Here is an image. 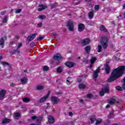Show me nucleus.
<instances>
[{
  "mask_svg": "<svg viewBox=\"0 0 125 125\" xmlns=\"http://www.w3.org/2000/svg\"><path fill=\"white\" fill-rule=\"evenodd\" d=\"M4 45V40L3 38H1L0 40V46L1 47H3V45Z\"/></svg>",
  "mask_w": 125,
  "mask_h": 125,
  "instance_id": "23",
  "label": "nucleus"
},
{
  "mask_svg": "<svg viewBox=\"0 0 125 125\" xmlns=\"http://www.w3.org/2000/svg\"><path fill=\"white\" fill-rule=\"evenodd\" d=\"M22 43H19L18 45V49H19V48H20V47H21L22 46Z\"/></svg>",
  "mask_w": 125,
  "mask_h": 125,
  "instance_id": "45",
  "label": "nucleus"
},
{
  "mask_svg": "<svg viewBox=\"0 0 125 125\" xmlns=\"http://www.w3.org/2000/svg\"><path fill=\"white\" fill-rule=\"evenodd\" d=\"M85 29V26L83 23H80L78 25V31L79 32H83V30Z\"/></svg>",
  "mask_w": 125,
  "mask_h": 125,
  "instance_id": "12",
  "label": "nucleus"
},
{
  "mask_svg": "<svg viewBox=\"0 0 125 125\" xmlns=\"http://www.w3.org/2000/svg\"><path fill=\"white\" fill-rule=\"evenodd\" d=\"M10 85H14V84H13V83H12Z\"/></svg>",
  "mask_w": 125,
  "mask_h": 125,
  "instance_id": "62",
  "label": "nucleus"
},
{
  "mask_svg": "<svg viewBox=\"0 0 125 125\" xmlns=\"http://www.w3.org/2000/svg\"><path fill=\"white\" fill-rule=\"evenodd\" d=\"M66 26L70 32H74V22L72 21L67 22Z\"/></svg>",
  "mask_w": 125,
  "mask_h": 125,
  "instance_id": "3",
  "label": "nucleus"
},
{
  "mask_svg": "<svg viewBox=\"0 0 125 125\" xmlns=\"http://www.w3.org/2000/svg\"><path fill=\"white\" fill-rule=\"evenodd\" d=\"M123 81L125 84V77L123 79Z\"/></svg>",
  "mask_w": 125,
  "mask_h": 125,
  "instance_id": "57",
  "label": "nucleus"
},
{
  "mask_svg": "<svg viewBox=\"0 0 125 125\" xmlns=\"http://www.w3.org/2000/svg\"><path fill=\"white\" fill-rule=\"evenodd\" d=\"M68 114H69V116H73V112H69Z\"/></svg>",
  "mask_w": 125,
  "mask_h": 125,
  "instance_id": "51",
  "label": "nucleus"
},
{
  "mask_svg": "<svg viewBox=\"0 0 125 125\" xmlns=\"http://www.w3.org/2000/svg\"><path fill=\"white\" fill-rule=\"evenodd\" d=\"M13 43H14V42H11V44H13Z\"/></svg>",
  "mask_w": 125,
  "mask_h": 125,
  "instance_id": "61",
  "label": "nucleus"
},
{
  "mask_svg": "<svg viewBox=\"0 0 125 125\" xmlns=\"http://www.w3.org/2000/svg\"><path fill=\"white\" fill-rule=\"evenodd\" d=\"M96 61V57H92L91 59V64H94V62Z\"/></svg>",
  "mask_w": 125,
  "mask_h": 125,
  "instance_id": "28",
  "label": "nucleus"
},
{
  "mask_svg": "<svg viewBox=\"0 0 125 125\" xmlns=\"http://www.w3.org/2000/svg\"><path fill=\"white\" fill-rule=\"evenodd\" d=\"M58 5V3H55L52 5V8H55Z\"/></svg>",
  "mask_w": 125,
  "mask_h": 125,
  "instance_id": "38",
  "label": "nucleus"
},
{
  "mask_svg": "<svg viewBox=\"0 0 125 125\" xmlns=\"http://www.w3.org/2000/svg\"><path fill=\"white\" fill-rule=\"evenodd\" d=\"M89 25H90V26H94V22L89 21Z\"/></svg>",
  "mask_w": 125,
  "mask_h": 125,
  "instance_id": "44",
  "label": "nucleus"
},
{
  "mask_svg": "<svg viewBox=\"0 0 125 125\" xmlns=\"http://www.w3.org/2000/svg\"><path fill=\"white\" fill-rule=\"evenodd\" d=\"M123 88L125 89V84L123 85Z\"/></svg>",
  "mask_w": 125,
  "mask_h": 125,
  "instance_id": "58",
  "label": "nucleus"
},
{
  "mask_svg": "<svg viewBox=\"0 0 125 125\" xmlns=\"http://www.w3.org/2000/svg\"><path fill=\"white\" fill-rule=\"evenodd\" d=\"M49 95H50V91H48L47 94L40 99V103H43V102H45V101H46V99L49 97Z\"/></svg>",
  "mask_w": 125,
  "mask_h": 125,
  "instance_id": "7",
  "label": "nucleus"
},
{
  "mask_svg": "<svg viewBox=\"0 0 125 125\" xmlns=\"http://www.w3.org/2000/svg\"><path fill=\"white\" fill-rule=\"evenodd\" d=\"M105 66V73L106 74H109V73H110V67H109V65H108V64H106L104 65Z\"/></svg>",
  "mask_w": 125,
  "mask_h": 125,
  "instance_id": "20",
  "label": "nucleus"
},
{
  "mask_svg": "<svg viewBox=\"0 0 125 125\" xmlns=\"http://www.w3.org/2000/svg\"><path fill=\"white\" fill-rule=\"evenodd\" d=\"M93 67V64L91 63V65H90V69H91Z\"/></svg>",
  "mask_w": 125,
  "mask_h": 125,
  "instance_id": "53",
  "label": "nucleus"
},
{
  "mask_svg": "<svg viewBox=\"0 0 125 125\" xmlns=\"http://www.w3.org/2000/svg\"><path fill=\"white\" fill-rule=\"evenodd\" d=\"M1 15H4V14H5V12H4V11L1 12Z\"/></svg>",
  "mask_w": 125,
  "mask_h": 125,
  "instance_id": "52",
  "label": "nucleus"
},
{
  "mask_svg": "<svg viewBox=\"0 0 125 125\" xmlns=\"http://www.w3.org/2000/svg\"><path fill=\"white\" fill-rule=\"evenodd\" d=\"M42 39H43V37L40 36L39 37H38L37 38V41H42Z\"/></svg>",
  "mask_w": 125,
  "mask_h": 125,
  "instance_id": "46",
  "label": "nucleus"
},
{
  "mask_svg": "<svg viewBox=\"0 0 125 125\" xmlns=\"http://www.w3.org/2000/svg\"><path fill=\"white\" fill-rule=\"evenodd\" d=\"M80 102H81V103H83V100H81Z\"/></svg>",
  "mask_w": 125,
  "mask_h": 125,
  "instance_id": "56",
  "label": "nucleus"
},
{
  "mask_svg": "<svg viewBox=\"0 0 125 125\" xmlns=\"http://www.w3.org/2000/svg\"><path fill=\"white\" fill-rule=\"evenodd\" d=\"M30 44H31V45H32V46H34V45H35V43L32 42Z\"/></svg>",
  "mask_w": 125,
  "mask_h": 125,
  "instance_id": "54",
  "label": "nucleus"
},
{
  "mask_svg": "<svg viewBox=\"0 0 125 125\" xmlns=\"http://www.w3.org/2000/svg\"><path fill=\"white\" fill-rule=\"evenodd\" d=\"M73 83V80H72V78L68 77L66 80L67 84H71Z\"/></svg>",
  "mask_w": 125,
  "mask_h": 125,
  "instance_id": "22",
  "label": "nucleus"
},
{
  "mask_svg": "<svg viewBox=\"0 0 125 125\" xmlns=\"http://www.w3.org/2000/svg\"><path fill=\"white\" fill-rule=\"evenodd\" d=\"M53 59L54 60H56L57 61H58L59 60H61L62 59V56L60 55L59 53H57L53 57Z\"/></svg>",
  "mask_w": 125,
  "mask_h": 125,
  "instance_id": "11",
  "label": "nucleus"
},
{
  "mask_svg": "<svg viewBox=\"0 0 125 125\" xmlns=\"http://www.w3.org/2000/svg\"><path fill=\"white\" fill-rule=\"evenodd\" d=\"M1 59H2V57H0V60H1Z\"/></svg>",
  "mask_w": 125,
  "mask_h": 125,
  "instance_id": "63",
  "label": "nucleus"
},
{
  "mask_svg": "<svg viewBox=\"0 0 125 125\" xmlns=\"http://www.w3.org/2000/svg\"><path fill=\"white\" fill-rule=\"evenodd\" d=\"M48 69H49V67L48 66L45 65L43 67V71H47L48 70Z\"/></svg>",
  "mask_w": 125,
  "mask_h": 125,
  "instance_id": "35",
  "label": "nucleus"
},
{
  "mask_svg": "<svg viewBox=\"0 0 125 125\" xmlns=\"http://www.w3.org/2000/svg\"><path fill=\"white\" fill-rule=\"evenodd\" d=\"M6 94V90L5 89H3L0 92V100H2L3 98H4V96H5V94Z\"/></svg>",
  "mask_w": 125,
  "mask_h": 125,
  "instance_id": "8",
  "label": "nucleus"
},
{
  "mask_svg": "<svg viewBox=\"0 0 125 125\" xmlns=\"http://www.w3.org/2000/svg\"><path fill=\"white\" fill-rule=\"evenodd\" d=\"M51 101L53 104H55L56 105L59 102H60V99L57 98V97H51Z\"/></svg>",
  "mask_w": 125,
  "mask_h": 125,
  "instance_id": "4",
  "label": "nucleus"
},
{
  "mask_svg": "<svg viewBox=\"0 0 125 125\" xmlns=\"http://www.w3.org/2000/svg\"><path fill=\"white\" fill-rule=\"evenodd\" d=\"M105 108H110V104H107V105L106 106Z\"/></svg>",
  "mask_w": 125,
  "mask_h": 125,
  "instance_id": "55",
  "label": "nucleus"
},
{
  "mask_svg": "<svg viewBox=\"0 0 125 125\" xmlns=\"http://www.w3.org/2000/svg\"><path fill=\"white\" fill-rule=\"evenodd\" d=\"M101 43L103 46V48L106 49V48L108 47V45L109 44V43L108 42V38L105 37H102V39L101 40Z\"/></svg>",
  "mask_w": 125,
  "mask_h": 125,
  "instance_id": "2",
  "label": "nucleus"
},
{
  "mask_svg": "<svg viewBox=\"0 0 125 125\" xmlns=\"http://www.w3.org/2000/svg\"><path fill=\"white\" fill-rule=\"evenodd\" d=\"M123 9H125V4L123 6Z\"/></svg>",
  "mask_w": 125,
  "mask_h": 125,
  "instance_id": "60",
  "label": "nucleus"
},
{
  "mask_svg": "<svg viewBox=\"0 0 125 125\" xmlns=\"http://www.w3.org/2000/svg\"><path fill=\"white\" fill-rule=\"evenodd\" d=\"M37 119V116H33L32 117V119L34 120H36Z\"/></svg>",
  "mask_w": 125,
  "mask_h": 125,
  "instance_id": "50",
  "label": "nucleus"
},
{
  "mask_svg": "<svg viewBox=\"0 0 125 125\" xmlns=\"http://www.w3.org/2000/svg\"><path fill=\"white\" fill-rule=\"evenodd\" d=\"M95 10H99V5H96L94 7Z\"/></svg>",
  "mask_w": 125,
  "mask_h": 125,
  "instance_id": "42",
  "label": "nucleus"
},
{
  "mask_svg": "<svg viewBox=\"0 0 125 125\" xmlns=\"http://www.w3.org/2000/svg\"><path fill=\"white\" fill-rule=\"evenodd\" d=\"M98 52H101L102 49V46L101 45H99L98 46Z\"/></svg>",
  "mask_w": 125,
  "mask_h": 125,
  "instance_id": "32",
  "label": "nucleus"
},
{
  "mask_svg": "<svg viewBox=\"0 0 125 125\" xmlns=\"http://www.w3.org/2000/svg\"><path fill=\"white\" fill-rule=\"evenodd\" d=\"M42 23L41 22L37 24V27L40 28V27H42Z\"/></svg>",
  "mask_w": 125,
  "mask_h": 125,
  "instance_id": "49",
  "label": "nucleus"
},
{
  "mask_svg": "<svg viewBox=\"0 0 125 125\" xmlns=\"http://www.w3.org/2000/svg\"><path fill=\"white\" fill-rule=\"evenodd\" d=\"M109 87H106L103 89L100 92V96H104L105 93H109Z\"/></svg>",
  "mask_w": 125,
  "mask_h": 125,
  "instance_id": "5",
  "label": "nucleus"
},
{
  "mask_svg": "<svg viewBox=\"0 0 125 125\" xmlns=\"http://www.w3.org/2000/svg\"><path fill=\"white\" fill-rule=\"evenodd\" d=\"M90 120L91 121V123L93 124L95 121H96V118L94 117H91L90 118Z\"/></svg>",
  "mask_w": 125,
  "mask_h": 125,
  "instance_id": "29",
  "label": "nucleus"
},
{
  "mask_svg": "<svg viewBox=\"0 0 125 125\" xmlns=\"http://www.w3.org/2000/svg\"><path fill=\"white\" fill-rule=\"evenodd\" d=\"M79 88L81 89H84L85 88V85L83 84H80L79 85Z\"/></svg>",
  "mask_w": 125,
  "mask_h": 125,
  "instance_id": "27",
  "label": "nucleus"
},
{
  "mask_svg": "<svg viewBox=\"0 0 125 125\" xmlns=\"http://www.w3.org/2000/svg\"><path fill=\"white\" fill-rule=\"evenodd\" d=\"M38 34L37 33H35L33 34H31L28 36L27 37V41L28 42H31V41H33L35 38H36V36H37Z\"/></svg>",
  "mask_w": 125,
  "mask_h": 125,
  "instance_id": "9",
  "label": "nucleus"
},
{
  "mask_svg": "<svg viewBox=\"0 0 125 125\" xmlns=\"http://www.w3.org/2000/svg\"><path fill=\"white\" fill-rule=\"evenodd\" d=\"M22 101H23V102H25V103H28V102H30V101H31L30 98L27 97L24 98L22 99Z\"/></svg>",
  "mask_w": 125,
  "mask_h": 125,
  "instance_id": "24",
  "label": "nucleus"
},
{
  "mask_svg": "<svg viewBox=\"0 0 125 125\" xmlns=\"http://www.w3.org/2000/svg\"><path fill=\"white\" fill-rule=\"evenodd\" d=\"M107 103H108V104H110V105H114V104L116 103V99L111 98L107 101Z\"/></svg>",
  "mask_w": 125,
  "mask_h": 125,
  "instance_id": "15",
  "label": "nucleus"
},
{
  "mask_svg": "<svg viewBox=\"0 0 125 125\" xmlns=\"http://www.w3.org/2000/svg\"><path fill=\"white\" fill-rule=\"evenodd\" d=\"M116 89H117V90H119V91H122V90H123V88H122V87H121L120 86H117L116 87Z\"/></svg>",
  "mask_w": 125,
  "mask_h": 125,
  "instance_id": "37",
  "label": "nucleus"
},
{
  "mask_svg": "<svg viewBox=\"0 0 125 125\" xmlns=\"http://www.w3.org/2000/svg\"><path fill=\"white\" fill-rule=\"evenodd\" d=\"M100 73V67H97L96 70L94 71V73L93 75V78L95 80L98 78V74Z\"/></svg>",
  "mask_w": 125,
  "mask_h": 125,
  "instance_id": "6",
  "label": "nucleus"
},
{
  "mask_svg": "<svg viewBox=\"0 0 125 125\" xmlns=\"http://www.w3.org/2000/svg\"><path fill=\"white\" fill-rule=\"evenodd\" d=\"M114 117V114L113 113H110L108 115V119H111V118H113Z\"/></svg>",
  "mask_w": 125,
  "mask_h": 125,
  "instance_id": "40",
  "label": "nucleus"
},
{
  "mask_svg": "<svg viewBox=\"0 0 125 125\" xmlns=\"http://www.w3.org/2000/svg\"><path fill=\"white\" fill-rule=\"evenodd\" d=\"M2 64L3 66H5L6 65H7V66H8V65H9V63H8V62H2Z\"/></svg>",
  "mask_w": 125,
  "mask_h": 125,
  "instance_id": "41",
  "label": "nucleus"
},
{
  "mask_svg": "<svg viewBox=\"0 0 125 125\" xmlns=\"http://www.w3.org/2000/svg\"><path fill=\"white\" fill-rule=\"evenodd\" d=\"M45 18H46V17H45V16H44V15H40L39 17V19H42V20L43 19H45Z\"/></svg>",
  "mask_w": 125,
  "mask_h": 125,
  "instance_id": "36",
  "label": "nucleus"
},
{
  "mask_svg": "<svg viewBox=\"0 0 125 125\" xmlns=\"http://www.w3.org/2000/svg\"><path fill=\"white\" fill-rule=\"evenodd\" d=\"M21 11H22V9H19L16 10V13H20V12H21Z\"/></svg>",
  "mask_w": 125,
  "mask_h": 125,
  "instance_id": "47",
  "label": "nucleus"
},
{
  "mask_svg": "<svg viewBox=\"0 0 125 125\" xmlns=\"http://www.w3.org/2000/svg\"><path fill=\"white\" fill-rule=\"evenodd\" d=\"M125 66L122 65L119 66L118 68L115 69L112 71L111 74L107 80V83H111V82H114L115 80L119 79L121 76H122L124 74V72L125 71Z\"/></svg>",
  "mask_w": 125,
  "mask_h": 125,
  "instance_id": "1",
  "label": "nucleus"
},
{
  "mask_svg": "<svg viewBox=\"0 0 125 125\" xmlns=\"http://www.w3.org/2000/svg\"><path fill=\"white\" fill-rule=\"evenodd\" d=\"M90 42V40L89 39H84L82 41V43L83 45H86L87 44H89Z\"/></svg>",
  "mask_w": 125,
  "mask_h": 125,
  "instance_id": "10",
  "label": "nucleus"
},
{
  "mask_svg": "<svg viewBox=\"0 0 125 125\" xmlns=\"http://www.w3.org/2000/svg\"><path fill=\"white\" fill-rule=\"evenodd\" d=\"M20 116H21V114H20V113L19 112H16V113H15L14 114V117H15L16 118H19Z\"/></svg>",
  "mask_w": 125,
  "mask_h": 125,
  "instance_id": "33",
  "label": "nucleus"
},
{
  "mask_svg": "<svg viewBox=\"0 0 125 125\" xmlns=\"http://www.w3.org/2000/svg\"><path fill=\"white\" fill-rule=\"evenodd\" d=\"M6 22H7V17H5L3 19L2 23L5 24V23H6Z\"/></svg>",
  "mask_w": 125,
  "mask_h": 125,
  "instance_id": "34",
  "label": "nucleus"
},
{
  "mask_svg": "<svg viewBox=\"0 0 125 125\" xmlns=\"http://www.w3.org/2000/svg\"><path fill=\"white\" fill-rule=\"evenodd\" d=\"M100 30H101V31H104V32H106V31H107V29H106V28H105V26L103 25L101 26Z\"/></svg>",
  "mask_w": 125,
  "mask_h": 125,
  "instance_id": "30",
  "label": "nucleus"
},
{
  "mask_svg": "<svg viewBox=\"0 0 125 125\" xmlns=\"http://www.w3.org/2000/svg\"><path fill=\"white\" fill-rule=\"evenodd\" d=\"M85 0V1H91V0Z\"/></svg>",
  "mask_w": 125,
  "mask_h": 125,
  "instance_id": "59",
  "label": "nucleus"
},
{
  "mask_svg": "<svg viewBox=\"0 0 125 125\" xmlns=\"http://www.w3.org/2000/svg\"><path fill=\"white\" fill-rule=\"evenodd\" d=\"M124 18L125 19V14H124Z\"/></svg>",
  "mask_w": 125,
  "mask_h": 125,
  "instance_id": "64",
  "label": "nucleus"
},
{
  "mask_svg": "<svg viewBox=\"0 0 125 125\" xmlns=\"http://www.w3.org/2000/svg\"><path fill=\"white\" fill-rule=\"evenodd\" d=\"M92 94H88L87 95V97H88V98H91V97H92Z\"/></svg>",
  "mask_w": 125,
  "mask_h": 125,
  "instance_id": "48",
  "label": "nucleus"
},
{
  "mask_svg": "<svg viewBox=\"0 0 125 125\" xmlns=\"http://www.w3.org/2000/svg\"><path fill=\"white\" fill-rule=\"evenodd\" d=\"M96 121V125H100L102 123V119H97Z\"/></svg>",
  "mask_w": 125,
  "mask_h": 125,
  "instance_id": "26",
  "label": "nucleus"
},
{
  "mask_svg": "<svg viewBox=\"0 0 125 125\" xmlns=\"http://www.w3.org/2000/svg\"><path fill=\"white\" fill-rule=\"evenodd\" d=\"M28 82V79L27 78L23 77L21 79V84H25V83H27Z\"/></svg>",
  "mask_w": 125,
  "mask_h": 125,
  "instance_id": "17",
  "label": "nucleus"
},
{
  "mask_svg": "<svg viewBox=\"0 0 125 125\" xmlns=\"http://www.w3.org/2000/svg\"><path fill=\"white\" fill-rule=\"evenodd\" d=\"M39 8L38 9V10L39 11H42V10H44V9H46V6H45L44 5L40 4L39 5Z\"/></svg>",
  "mask_w": 125,
  "mask_h": 125,
  "instance_id": "16",
  "label": "nucleus"
},
{
  "mask_svg": "<svg viewBox=\"0 0 125 125\" xmlns=\"http://www.w3.org/2000/svg\"><path fill=\"white\" fill-rule=\"evenodd\" d=\"M91 49V46H90V45H87L85 47V51L86 53H89Z\"/></svg>",
  "mask_w": 125,
  "mask_h": 125,
  "instance_id": "19",
  "label": "nucleus"
},
{
  "mask_svg": "<svg viewBox=\"0 0 125 125\" xmlns=\"http://www.w3.org/2000/svg\"><path fill=\"white\" fill-rule=\"evenodd\" d=\"M65 66L68 67V68H72L75 66V63L71 62H67L65 63Z\"/></svg>",
  "mask_w": 125,
  "mask_h": 125,
  "instance_id": "13",
  "label": "nucleus"
},
{
  "mask_svg": "<svg viewBox=\"0 0 125 125\" xmlns=\"http://www.w3.org/2000/svg\"><path fill=\"white\" fill-rule=\"evenodd\" d=\"M88 16L89 19H92V18H93V17L94 16V12L93 11H90L88 13Z\"/></svg>",
  "mask_w": 125,
  "mask_h": 125,
  "instance_id": "21",
  "label": "nucleus"
},
{
  "mask_svg": "<svg viewBox=\"0 0 125 125\" xmlns=\"http://www.w3.org/2000/svg\"><path fill=\"white\" fill-rule=\"evenodd\" d=\"M37 89L38 90H42L43 89V86H42V85H38L37 87Z\"/></svg>",
  "mask_w": 125,
  "mask_h": 125,
  "instance_id": "31",
  "label": "nucleus"
},
{
  "mask_svg": "<svg viewBox=\"0 0 125 125\" xmlns=\"http://www.w3.org/2000/svg\"><path fill=\"white\" fill-rule=\"evenodd\" d=\"M48 122L50 125H51L52 124L54 123V118L52 117V116H49L48 118Z\"/></svg>",
  "mask_w": 125,
  "mask_h": 125,
  "instance_id": "14",
  "label": "nucleus"
},
{
  "mask_svg": "<svg viewBox=\"0 0 125 125\" xmlns=\"http://www.w3.org/2000/svg\"><path fill=\"white\" fill-rule=\"evenodd\" d=\"M37 123H41L42 122V118L41 117H38L37 119Z\"/></svg>",
  "mask_w": 125,
  "mask_h": 125,
  "instance_id": "43",
  "label": "nucleus"
},
{
  "mask_svg": "<svg viewBox=\"0 0 125 125\" xmlns=\"http://www.w3.org/2000/svg\"><path fill=\"white\" fill-rule=\"evenodd\" d=\"M10 122V119H5L2 121V124H8Z\"/></svg>",
  "mask_w": 125,
  "mask_h": 125,
  "instance_id": "25",
  "label": "nucleus"
},
{
  "mask_svg": "<svg viewBox=\"0 0 125 125\" xmlns=\"http://www.w3.org/2000/svg\"><path fill=\"white\" fill-rule=\"evenodd\" d=\"M17 52L18 54H20L21 52L20 50H19V49L17 48V49H15L11 52V55H13V54H15Z\"/></svg>",
  "mask_w": 125,
  "mask_h": 125,
  "instance_id": "18",
  "label": "nucleus"
},
{
  "mask_svg": "<svg viewBox=\"0 0 125 125\" xmlns=\"http://www.w3.org/2000/svg\"><path fill=\"white\" fill-rule=\"evenodd\" d=\"M58 73H61L62 72V68L61 67H58L57 69Z\"/></svg>",
  "mask_w": 125,
  "mask_h": 125,
  "instance_id": "39",
  "label": "nucleus"
}]
</instances>
